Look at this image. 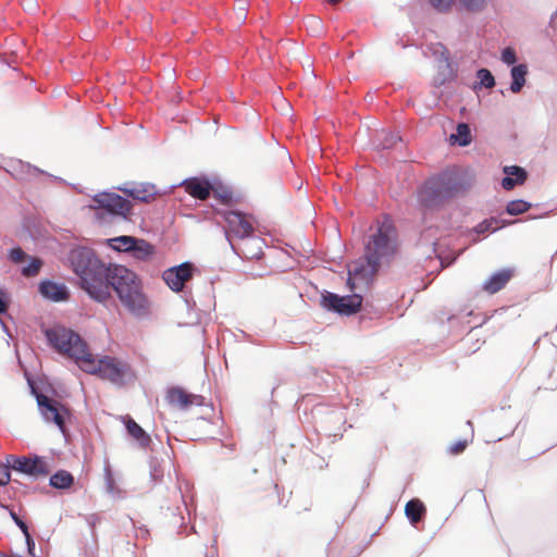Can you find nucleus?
<instances>
[{
  "label": "nucleus",
  "mask_w": 557,
  "mask_h": 557,
  "mask_svg": "<svg viewBox=\"0 0 557 557\" xmlns=\"http://www.w3.org/2000/svg\"><path fill=\"white\" fill-rule=\"evenodd\" d=\"M69 261L79 277V285L90 298L104 302L112 288L122 305L133 314L146 313L148 301L143 294L137 275L122 264H104L92 249L75 247L69 252Z\"/></svg>",
  "instance_id": "f257e3e1"
},
{
  "label": "nucleus",
  "mask_w": 557,
  "mask_h": 557,
  "mask_svg": "<svg viewBox=\"0 0 557 557\" xmlns=\"http://www.w3.org/2000/svg\"><path fill=\"white\" fill-rule=\"evenodd\" d=\"M48 342L59 351L73 358L83 371L98 374L113 383H120L123 379L122 369L114 359L104 357L96 359L81 336L65 327H53L45 332Z\"/></svg>",
  "instance_id": "f03ea898"
},
{
  "label": "nucleus",
  "mask_w": 557,
  "mask_h": 557,
  "mask_svg": "<svg viewBox=\"0 0 557 557\" xmlns=\"http://www.w3.org/2000/svg\"><path fill=\"white\" fill-rule=\"evenodd\" d=\"M397 234L391 219L387 216L377 225L375 233L370 236L364 246L363 262H355L348 270L347 283L354 288L355 282L368 285L383 264H387L396 253Z\"/></svg>",
  "instance_id": "7ed1b4c3"
},
{
  "label": "nucleus",
  "mask_w": 557,
  "mask_h": 557,
  "mask_svg": "<svg viewBox=\"0 0 557 557\" xmlns=\"http://www.w3.org/2000/svg\"><path fill=\"white\" fill-rule=\"evenodd\" d=\"M474 181V175L468 169L446 168L430 178L425 187V199L420 196V208L426 202L429 206H440L445 200L462 196L468 193Z\"/></svg>",
  "instance_id": "20e7f679"
},
{
  "label": "nucleus",
  "mask_w": 557,
  "mask_h": 557,
  "mask_svg": "<svg viewBox=\"0 0 557 557\" xmlns=\"http://www.w3.org/2000/svg\"><path fill=\"white\" fill-rule=\"evenodd\" d=\"M7 461L11 466V470L33 480L46 476L50 472L49 459L36 454L28 456L7 455Z\"/></svg>",
  "instance_id": "39448f33"
},
{
  "label": "nucleus",
  "mask_w": 557,
  "mask_h": 557,
  "mask_svg": "<svg viewBox=\"0 0 557 557\" xmlns=\"http://www.w3.org/2000/svg\"><path fill=\"white\" fill-rule=\"evenodd\" d=\"M362 302L359 294L339 296L337 294L326 292L321 296V306L342 315H351L356 313Z\"/></svg>",
  "instance_id": "423d86ee"
},
{
  "label": "nucleus",
  "mask_w": 557,
  "mask_h": 557,
  "mask_svg": "<svg viewBox=\"0 0 557 557\" xmlns=\"http://www.w3.org/2000/svg\"><path fill=\"white\" fill-rule=\"evenodd\" d=\"M96 206L92 208L102 210L113 216L125 218L132 208L131 201L115 193H98L94 196Z\"/></svg>",
  "instance_id": "0eeeda50"
},
{
  "label": "nucleus",
  "mask_w": 557,
  "mask_h": 557,
  "mask_svg": "<svg viewBox=\"0 0 557 557\" xmlns=\"http://www.w3.org/2000/svg\"><path fill=\"white\" fill-rule=\"evenodd\" d=\"M420 258L424 257L425 265H423V271L426 272L428 276H431L430 278L425 280L420 274V292L422 289L428 288V286L432 283L435 275L441 271L442 268V261L437 256H432L433 252H435V242L431 239H424L422 236V233L420 232Z\"/></svg>",
  "instance_id": "6e6552de"
},
{
  "label": "nucleus",
  "mask_w": 557,
  "mask_h": 557,
  "mask_svg": "<svg viewBox=\"0 0 557 557\" xmlns=\"http://www.w3.org/2000/svg\"><path fill=\"white\" fill-rule=\"evenodd\" d=\"M437 13L444 14L451 11L454 0H428ZM492 0H457L460 11L479 13L484 11Z\"/></svg>",
  "instance_id": "1a4fd4ad"
},
{
  "label": "nucleus",
  "mask_w": 557,
  "mask_h": 557,
  "mask_svg": "<svg viewBox=\"0 0 557 557\" xmlns=\"http://www.w3.org/2000/svg\"><path fill=\"white\" fill-rule=\"evenodd\" d=\"M191 276V264L186 261L178 265L166 269L162 278L165 284L173 290L180 292L183 289L185 282Z\"/></svg>",
  "instance_id": "9d476101"
},
{
  "label": "nucleus",
  "mask_w": 557,
  "mask_h": 557,
  "mask_svg": "<svg viewBox=\"0 0 557 557\" xmlns=\"http://www.w3.org/2000/svg\"><path fill=\"white\" fill-rule=\"evenodd\" d=\"M36 401L44 420L46 422H53L64 433V419L57 404L44 394H37Z\"/></svg>",
  "instance_id": "9b49d317"
},
{
  "label": "nucleus",
  "mask_w": 557,
  "mask_h": 557,
  "mask_svg": "<svg viewBox=\"0 0 557 557\" xmlns=\"http://www.w3.org/2000/svg\"><path fill=\"white\" fill-rule=\"evenodd\" d=\"M516 269L506 267L498 269L490 274V276L482 283V289L490 295L500 292L508 282L513 277Z\"/></svg>",
  "instance_id": "f8f14e48"
},
{
  "label": "nucleus",
  "mask_w": 557,
  "mask_h": 557,
  "mask_svg": "<svg viewBox=\"0 0 557 557\" xmlns=\"http://www.w3.org/2000/svg\"><path fill=\"white\" fill-rule=\"evenodd\" d=\"M441 57L442 58L440 60L443 61V64L438 66V72L434 83L437 85H444L456 82L458 63L450 57L449 51L444 47Z\"/></svg>",
  "instance_id": "ddd939ff"
},
{
  "label": "nucleus",
  "mask_w": 557,
  "mask_h": 557,
  "mask_svg": "<svg viewBox=\"0 0 557 557\" xmlns=\"http://www.w3.org/2000/svg\"><path fill=\"white\" fill-rule=\"evenodd\" d=\"M228 231L237 238L245 239L252 236L253 227L240 212L231 211L225 215Z\"/></svg>",
  "instance_id": "4468645a"
},
{
  "label": "nucleus",
  "mask_w": 557,
  "mask_h": 557,
  "mask_svg": "<svg viewBox=\"0 0 557 557\" xmlns=\"http://www.w3.org/2000/svg\"><path fill=\"white\" fill-rule=\"evenodd\" d=\"M38 290L45 299L53 302L64 301L70 296L65 284L52 280H42L38 285Z\"/></svg>",
  "instance_id": "2eb2a0df"
},
{
  "label": "nucleus",
  "mask_w": 557,
  "mask_h": 557,
  "mask_svg": "<svg viewBox=\"0 0 557 557\" xmlns=\"http://www.w3.org/2000/svg\"><path fill=\"white\" fill-rule=\"evenodd\" d=\"M503 178L500 185L505 189H512L516 185L524 183L529 176V172L518 164L505 165L503 168Z\"/></svg>",
  "instance_id": "dca6fc26"
},
{
  "label": "nucleus",
  "mask_w": 557,
  "mask_h": 557,
  "mask_svg": "<svg viewBox=\"0 0 557 557\" xmlns=\"http://www.w3.org/2000/svg\"><path fill=\"white\" fill-rule=\"evenodd\" d=\"M511 225V222L500 216H490L476 223L472 233L479 236H486Z\"/></svg>",
  "instance_id": "f3484780"
},
{
  "label": "nucleus",
  "mask_w": 557,
  "mask_h": 557,
  "mask_svg": "<svg viewBox=\"0 0 557 557\" xmlns=\"http://www.w3.org/2000/svg\"><path fill=\"white\" fill-rule=\"evenodd\" d=\"M472 140L473 136L471 128L466 122H458L454 132L447 138L450 146L460 148L469 147L472 144Z\"/></svg>",
  "instance_id": "a211bd4d"
},
{
  "label": "nucleus",
  "mask_w": 557,
  "mask_h": 557,
  "mask_svg": "<svg viewBox=\"0 0 557 557\" xmlns=\"http://www.w3.org/2000/svg\"><path fill=\"white\" fill-rule=\"evenodd\" d=\"M510 70V84L508 90L511 92H519L527 83V76L529 75V67L525 63H520L516 66H511Z\"/></svg>",
  "instance_id": "6ab92c4d"
},
{
  "label": "nucleus",
  "mask_w": 557,
  "mask_h": 557,
  "mask_svg": "<svg viewBox=\"0 0 557 557\" xmlns=\"http://www.w3.org/2000/svg\"><path fill=\"white\" fill-rule=\"evenodd\" d=\"M239 248L245 258L258 259L262 255L263 240L257 236H250L242 240Z\"/></svg>",
  "instance_id": "aec40b11"
},
{
  "label": "nucleus",
  "mask_w": 557,
  "mask_h": 557,
  "mask_svg": "<svg viewBox=\"0 0 557 557\" xmlns=\"http://www.w3.org/2000/svg\"><path fill=\"white\" fill-rule=\"evenodd\" d=\"M186 191L200 200L207 199L210 195L211 185L208 182L199 181L198 178L186 180L183 183Z\"/></svg>",
  "instance_id": "412c9836"
},
{
  "label": "nucleus",
  "mask_w": 557,
  "mask_h": 557,
  "mask_svg": "<svg viewBox=\"0 0 557 557\" xmlns=\"http://www.w3.org/2000/svg\"><path fill=\"white\" fill-rule=\"evenodd\" d=\"M496 84L493 73L487 67H479L475 71V79L471 83L470 88L479 91L483 88H492Z\"/></svg>",
  "instance_id": "4be33fe9"
},
{
  "label": "nucleus",
  "mask_w": 557,
  "mask_h": 557,
  "mask_svg": "<svg viewBox=\"0 0 557 557\" xmlns=\"http://www.w3.org/2000/svg\"><path fill=\"white\" fill-rule=\"evenodd\" d=\"M398 141L401 138L397 134L383 129L375 134L372 145L376 150H388L396 147Z\"/></svg>",
  "instance_id": "5701e85b"
},
{
  "label": "nucleus",
  "mask_w": 557,
  "mask_h": 557,
  "mask_svg": "<svg viewBox=\"0 0 557 557\" xmlns=\"http://www.w3.org/2000/svg\"><path fill=\"white\" fill-rule=\"evenodd\" d=\"M166 398L171 405L184 409L200 399V396L188 395L181 388H172L168 392Z\"/></svg>",
  "instance_id": "b1692460"
},
{
  "label": "nucleus",
  "mask_w": 557,
  "mask_h": 557,
  "mask_svg": "<svg viewBox=\"0 0 557 557\" xmlns=\"http://www.w3.org/2000/svg\"><path fill=\"white\" fill-rule=\"evenodd\" d=\"M123 191L140 201H148L157 194L156 186L150 183H143L132 188H123Z\"/></svg>",
  "instance_id": "393cba45"
},
{
  "label": "nucleus",
  "mask_w": 557,
  "mask_h": 557,
  "mask_svg": "<svg viewBox=\"0 0 557 557\" xmlns=\"http://www.w3.org/2000/svg\"><path fill=\"white\" fill-rule=\"evenodd\" d=\"M154 253V247L143 238H136V244L133 245L129 256L139 261H146Z\"/></svg>",
  "instance_id": "a878e982"
},
{
  "label": "nucleus",
  "mask_w": 557,
  "mask_h": 557,
  "mask_svg": "<svg viewBox=\"0 0 557 557\" xmlns=\"http://www.w3.org/2000/svg\"><path fill=\"white\" fill-rule=\"evenodd\" d=\"M124 423L128 434L141 446H147L150 442L149 435L136 421L129 417L124 418Z\"/></svg>",
  "instance_id": "bb28decb"
},
{
  "label": "nucleus",
  "mask_w": 557,
  "mask_h": 557,
  "mask_svg": "<svg viewBox=\"0 0 557 557\" xmlns=\"http://www.w3.org/2000/svg\"><path fill=\"white\" fill-rule=\"evenodd\" d=\"M108 246L115 251L129 253L131 248L136 244V237L129 235H121L109 238Z\"/></svg>",
  "instance_id": "cd10ccee"
},
{
  "label": "nucleus",
  "mask_w": 557,
  "mask_h": 557,
  "mask_svg": "<svg viewBox=\"0 0 557 557\" xmlns=\"http://www.w3.org/2000/svg\"><path fill=\"white\" fill-rule=\"evenodd\" d=\"M74 482L73 475L66 470H58L50 476L49 484L57 490H66Z\"/></svg>",
  "instance_id": "c85d7f7f"
},
{
  "label": "nucleus",
  "mask_w": 557,
  "mask_h": 557,
  "mask_svg": "<svg viewBox=\"0 0 557 557\" xmlns=\"http://www.w3.org/2000/svg\"><path fill=\"white\" fill-rule=\"evenodd\" d=\"M531 207H533V203L525 199H512L507 202L505 212L515 216L527 212Z\"/></svg>",
  "instance_id": "c756f323"
},
{
  "label": "nucleus",
  "mask_w": 557,
  "mask_h": 557,
  "mask_svg": "<svg viewBox=\"0 0 557 557\" xmlns=\"http://www.w3.org/2000/svg\"><path fill=\"white\" fill-rule=\"evenodd\" d=\"M469 443L467 438H458L447 446L446 451L450 456H458L466 450Z\"/></svg>",
  "instance_id": "7c9ffc66"
},
{
  "label": "nucleus",
  "mask_w": 557,
  "mask_h": 557,
  "mask_svg": "<svg viewBox=\"0 0 557 557\" xmlns=\"http://www.w3.org/2000/svg\"><path fill=\"white\" fill-rule=\"evenodd\" d=\"M41 265L42 261L39 258H30L29 262L22 268L21 273L27 277L37 275Z\"/></svg>",
  "instance_id": "2f4dec72"
},
{
  "label": "nucleus",
  "mask_w": 557,
  "mask_h": 557,
  "mask_svg": "<svg viewBox=\"0 0 557 557\" xmlns=\"http://www.w3.org/2000/svg\"><path fill=\"white\" fill-rule=\"evenodd\" d=\"M405 513L412 525L418 523V498H412L406 504Z\"/></svg>",
  "instance_id": "473e14b6"
},
{
  "label": "nucleus",
  "mask_w": 557,
  "mask_h": 557,
  "mask_svg": "<svg viewBox=\"0 0 557 557\" xmlns=\"http://www.w3.org/2000/svg\"><path fill=\"white\" fill-rule=\"evenodd\" d=\"M103 475H104V484H106V491L111 496H115L116 493V486L115 481L113 479V474L111 471V468L109 465H106L103 468Z\"/></svg>",
  "instance_id": "72a5a7b5"
},
{
  "label": "nucleus",
  "mask_w": 557,
  "mask_h": 557,
  "mask_svg": "<svg viewBox=\"0 0 557 557\" xmlns=\"http://www.w3.org/2000/svg\"><path fill=\"white\" fill-rule=\"evenodd\" d=\"M500 61L507 65L509 69H511V66H516L518 65L519 63L517 62V59H516V55H515V52L512 50H509V49H504L502 50L500 52Z\"/></svg>",
  "instance_id": "f704fd0d"
},
{
  "label": "nucleus",
  "mask_w": 557,
  "mask_h": 557,
  "mask_svg": "<svg viewBox=\"0 0 557 557\" xmlns=\"http://www.w3.org/2000/svg\"><path fill=\"white\" fill-rule=\"evenodd\" d=\"M10 469L11 466L8 465V461L0 462V486H4L10 482Z\"/></svg>",
  "instance_id": "c9c22d12"
},
{
  "label": "nucleus",
  "mask_w": 557,
  "mask_h": 557,
  "mask_svg": "<svg viewBox=\"0 0 557 557\" xmlns=\"http://www.w3.org/2000/svg\"><path fill=\"white\" fill-rule=\"evenodd\" d=\"M8 256L13 262H20L26 257V253L22 248L14 247L9 250Z\"/></svg>",
  "instance_id": "e433bc0d"
},
{
  "label": "nucleus",
  "mask_w": 557,
  "mask_h": 557,
  "mask_svg": "<svg viewBox=\"0 0 557 557\" xmlns=\"http://www.w3.org/2000/svg\"><path fill=\"white\" fill-rule=\"evenodd\" d=\"M10 517L14 521V523L20 528L23 532L24 536H28V528L27 524L18 518V516L14 511H10Z\"/></svg>",
  "instance_id": "4c0bfd02"
},
{
  "label": "nucleus",
  "mask_w": 557,
  "mask_h": 557,
  "mask_svg": "<svg viewBox=\"0 0 557 557\" xmlns=\"http://www.w3.org/2000/svg\"><path fill=\"white\" fill-rule=\"evenodd\" d=\"M235 16L239 23H244L246 21L247 8L245 3L237 5V8L235 9Z\"/></svg>",
  "instance_id": "58836bf2"
},
{
  "label": "nucleus",
  "mask_w": 557,
  "mask_h": 557,
  "mask_svg": "<svg viewBox=\"0 0 557 557\" xmlns=\"http://www.w3.org/2000/svg\"><path fill=\"white\" fill-rule=\"evenodd\" d=\"M453 318V315L446 317V313L442 311L434 315V322L437 323L442 329H445V321H450Z\"/></svg>",
  "instance_id": "ea45409f"
},
{
  "label": "nucleus",
  "mask_w": 557,
  "mask_h": 557,
  "mask_svg": "<svg viewBox=\"0 0 557 557\" xmlns=\"http://www.w3.org/2000/svg\"><path fill=\"white\" fill-rule=\"evenodd\" d=\"M309 27H310L311 32L319 33L321 30V27H322L321 20L318 18V17H310V20H309Z\"/></svg>",
  "instance_id": "a19ab883"
},
{
  "label": "nucleus",
  "mask_w": 557,
  "mask_h": 557,
  "mask_svg": "<svg viewBox=\"0 0 557 557\" xmlns=\"http://www.w3.org/2000/svg\"><path fill=\"white\" fill-rule=\"evenodd\" d=\"M426 513V506L425 504L420 499V531L424 528V516Z\"/></svg>",
  "instance_id": "79ce46f5"
},
{
  "label": "nucleus",
  "mask_w": 557,
  "mask_h": 557,
  "mask_svg": "<svg viewBox=\"0 0 557 557\" xmlns=\"http://www.w3.org/2000/svg\"><path fill=\"white\" fill-rule=\"evenodd\" d=\"M24 9L27 11V12H35L36 9H37V3L35 0H27L24 2Z\"/></svg>",
  "instance_id": "37998d69"
},
{
  "label": "nucleus",
  "mask_w": 557,
  "mask_h": 557,
  "mask_svg": "<svg viewBox=\"0 0 557 557\" xmlns=\"http://www.w3.org/2000/svg\"><path fill=\"white\" fill-rule=\"evenodd\" d=\"M25 542H26V545H27L28 553L33 554V549L35 548V542L32 539L29 533H28V536H25Z\"/></svg>",
  "instance_id": "c03bdc74"
},
{
  "label": "nucleus",
  "mask_w": 557,
  "mask_h": 557,
  "mask_svg": "<svg viewBox=\"0 0 557 557\" xmlns=\"http://www.w3.org/2000/svg\"><path fill=\"white\" fill-rule=\"evenodd\" d=\"M7 311V304L4 301L3 292L0 289V314Z\"/></svg>",
  "instance_id": "a18cd8bd"
},
{
  "label": "nucleus",
  "mask_w": 557,
  "mask_h": 557,
  "mask_svg": "<svg viewBox=\"0 0 557 557\" xmlns=\"http://www.w3.org/2000/svg\"><path fill=\"white\" fill-rule=\"evenodd\" d=\"M548 25L550 27H554L557 25V10H555L552 15H550V18H549V22H548Z\"/></svg>",
  "instance_id": "49530a36"
},
{
  "label": "nucleus",
  "mask_w": 557,
  "mask_h": 557,
  "mask_svg": "<svg viewBox=\"0 0 557 557\" xmlns=\"http://www.w3.org/2000/svg\"><path fill=\"white\" fill-rule=\"evenodd\" d=\"M521 425H522V420H520V421L516 424L515 429H513L509 434L498 437V438H497V441H499V440H502V438H504V437H508V436L512 435V434H513V432H515L516 430H518Z\"/></svg>",
  "instance_id": "de8ad7c7"
},
{
  "label": "nucleus",
  "mask_w": 557,
  "mask_h": 557,
  "mask_svg": "<svg viewBox=\"0 0 557 557\" xmlns=\"http://www.w3.org/2000/svg\"><path fill=\"white\" fill-rule=\"evenodd\" d=\"M467 425H468V426H470V428H471V430L473 431V424H472L471 420H468V421H467Z\"/></svg>",
  "instance_id": "09e8293b"
},
{
  "label": "nucleus",
  "mask_w": 557,
  "mask_h": 557,
  "mask_svg": "<svg viewBox=\"0 0 557 557\" xmlns=\"http://www.w3.org/2000/svg\"><path fill=\"white\" fill-rule=\"evenodd\" d=\"M331 3H338L341 2L342 0H329Z\"/></svg>",
  "instance_id": "8fccbe9b"
},
{
  "label": "nucleus",
  "mask_w": 557,
  "mask_h": 557,
  "mask_svg": "<svg viewBox=\"0 0 557 557\" xmlns=\"http://www.w3.org/2000/svg\"><path fill=\"white\" fill-rule=\"evenodd\" d=\"M0 324H1V326L5 330V325H4V323L2 322V320H0Z\"/></svg>",
  "instance_id": "3c124183"
}]
</instances>
